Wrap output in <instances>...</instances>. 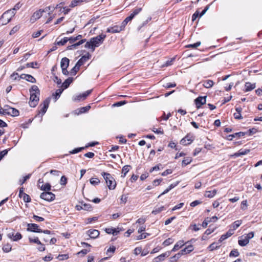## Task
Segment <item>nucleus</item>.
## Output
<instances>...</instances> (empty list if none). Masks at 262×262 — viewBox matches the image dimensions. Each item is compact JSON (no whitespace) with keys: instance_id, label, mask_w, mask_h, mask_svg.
Here are the masks:
<instances>
[{"instance_id":"0e129e2a","label":"nucleus","mask_w":262,"mask_h":262,"mask_svg":"<svg viewBox=\"0 0 262 262\" xmlns=\"http://www.w3.org/2000/svg\"><path fill=\"white\" fill-rule=\"evenodd\" d=\"M142 10L141 8H136L133 10V14L135 16L138 14Z\"/></svg>"},{"instance_id":"864d4df0","label":"nucleus","mask_w":262,"mask_h":262,"mask_svg":"<svg viewBox=\"0 0 262 262\" xmlns=\"http://www.w3.org/2000/svg\"><path fill=\"white\" fill-rule=\"evenodd\" d=\"M20 7H21V5H20V3H18L14 6V8L12 9H10L9 10H10L11 11H14V15H15V13H16V11L17 10H18L20 8Z\"/></svg>"},{"instance_id":"338daca9","label":"nucleus","mask_w":262,"mask_h":262,"mask_svg":"<svg viewBox=\"0 0 262 262\" xmlns=\"http://www.w3.org/2000/svg\"><path fill=\"white\" fill-rule=\"evenodd\" d=\"M11 77L13 78V80H18V78L19 77V75L16 72H14L11 75Z\"/></svg>"},{"instance_id":"9d476101","label":"nucleus","mask_w":262,"mask_h":262,"mask_svg":"<svg viewBox=\"0 0 262 262\" xmlns=\"http://www.w3.org/2000/svg\"><path fill=\"white\" fill-rule=\"evenodd\" d=\"M87 234L91 238H96L99 235L100 232L98 230L90 229L87 231Z\"/></svg>"},{"instance_id":"4c0bfd02","label":"nucleus","mask_w":262,"mask_h":262,"mask_svg":"<svg viewBox=\"0 0 262 262\" xmlns=\"http://www.w3.org/2000/svg\"><path fill=\"white\" fill-rule=\"evenodd\" d=\"M26 80L29 82H30L31 83H35L36 82V79L35 78L33 77L32 75L29 74L26 75Z\"/></svg>"},{"instance_id":"2eb2a0df","label":"nucleus","mask_w":262,"mask_h":262,"mask_svg":"<svg viewBox=\"0 0 262 262\" xmlns=\"http://www.w3.org/2000/svg\"><path fill=\"white\" fill-rule=\"evenodd\" d=\"M193 250V246L189 245L186 246L184 249H182L180 252L181 254L184 255L187 253H189Z\"/></svg>"},{"instance_id":"6e6d98bb","label":"nucleus","mask_w":262,"mask_h":262,"mask_svg":"<svg viewBox=\"0 0 262 262\" xmlns=\"http://www.w3.org/2000/svg\"><path fill=\"white\" fill-rule=\"evenodd\" d=\"M90 251V249L89 250H88V249H82V250L79 251L77 253V254L78 255H81V256H84V255H86Z\"/></svg>"},{"instance_id":"6ab92c4d","label":"nucleus","mask_w":262,"mask_h":262,"mask_svg":"<svg viewBox=\"0 0 262 262\" xmlns=\"http://www.w3.org/2000/svg\"><path fill=\"white\" fill-rule=\"evenodd\" d=\"M202 82L203 86L207 89L211 88L214 84V82L211 80H204Z\"/></svg>"},{"instance_id":"603ef678","label":"nucleus","mask_w":262,"mask_h":262,"mask_svg":"<svg viewBox=\"0 0 262 262\" xmlns=\"http://www.w3.org/2000/svg\"><path fill=\"white\" fill-rule=\"evenodd\" d=\"M36 222H41L45 220L44 218L37 216L36 215H33L32 217Z\"/></svg>"},{"instance_id":"09e8293b","label":"nucleus","mask_w":262,"mask_h":262,"mask_svg":"<svg viewBox=\"0 0 262 262\" xmlns=\"http://www.w3.org/2000/svg\"><path fill=\"white\" fill-rule=\"evenodd\" d=\"M22 198H23V200L25 202L29 203L31 201V198L30 196L26 193H24V195L22 196Z\"/></svg>"},{"instance_id":"7c9ffc66","label":"nucleus","mask_w":262,"mask_h":262,"mask_svg":"<svg viewBox=\"0 0 262 262\" xmlns=\"http://www.w3.org/2000/svg\"><path fill=\"white\" fill-rule=\"evenodd\" d=\"M181 256L182 254H181V253L179 252L178 253L175 254L174 256L171 257L170 258V261L171 262H177L178 259H179Z\"/></svg>"},{"instance_id":"37998d69","label":"nucleus","mask_w":262,"mask_h":262,"mask_svg":"<svg viewBox=\"0 0 262 262\" xmlns=\"http://www.w3.org/2000/svg\"><path fill=\"white\" fill-rule=\"evenodd\" d=\"M173 241L174 240L172 238H168L164 241L163 245L165 246H167L171 244Z\"/></svg>"},{"instance_id":"4468645a","label":"nucleus","mask_w":262,"mask_h":262,"mask_svg":"<svg viewBox=\"0 0 262 262\" xmlns=\"http://www.w3.org/2000/svg\"><path fill=\"white\" fill-rule=\"evenodd\" d=\"M7 114L12 116H18L19 114L18 110L16 108L10 107L7 111Z\"/></svg>"},{"instance_id":"393cba45","label":"nucleus","mask_w":262,"mask_h":262,"mask_svg":"<svg viewBox=\"0 0 262 262\" xmlns=\"http://www.w3.org/2000/svg\"><path fill=\"white\" fill-rule=\"evenodd\" d=\"M73 80V78L72 77L68 78L63 82V83L62 84V86L64 89L68 88L70 84L72 82Z\"/></svg>"},{"instance_id":"052dcab7","label":"nucleus","mask_w":262,"mask_h":262,"mask_svg":"<svg viewBox=\"0 0 262 262\" xmlns=\"http://www.w3.org/2000/svg\"><path fill=\"white\" fill-rule=\"evenodd\" d=\"M68 258H69V256L68 254H61V255H59L58 256V258L60 260L67 259Z\"/></svg>"},{"instance_id":"f257e3e1","label":"nucleus","mask_w":262,"mask_h":262,"mask_svg":"<svg viewBox=\"0 0 262 262\" xmlns=\"http://www.w3.org/2000/svg\"><path fill=\"white\" fill-rule=\"evenodd\" d=\"M30 97L29 105L31 107H34L37 104L39 100V95L40 91L37 85H33L30 89Z\"/></svg>"},{"instance_id":"e2e57ef3","label":"nucleus","mask_w":262,"mask_h":262,"mask_svg":"<svg viewBox=\"0 0 262 262\" xmlns=\"http://www.w3.org/2000/svg\"><path fill=\"white\" fill-rule=\"evenodd\" d=\"M126 103V101L124 100V101H119V102H117L115 103H114L113 104V106H121L125 104Z\"/></svg>"},{"instance_id":"f704fd0d","label":"nucleus","mask_w":262,"mask_h":262,"mask_svg":"<svg viewBox=\"0 0 262 262\" xmlns=\"http://www.w3.org/2000/svg\"><path fill=\"white\" fill-rule=\"evenodd\" d=\"M130 167V165H125L123 167L122 169V173H123V175H122V177H125L126 173L129 170V168Z\"/></svg>"},{"instance_id":"a19ab883","label":"nucleus","mask_w":262,"mask_h":262,"mask_svg":"<svg viewBox=\"0 0 262 262\" xmlns=\"http://www.w3.org/2000/svg\"><path fill=\"white\" fill-rule=\"evenodd\" d=\"M201 45L200 41H198L196 43L193 44H189L186 46V48H196L200 46Z\"/></svg>"},{"instance_id":"dca6fc26","label":"nucleus","mask_w":262,"mask_h":262,"mask_svg":"<svg viewBox=\"0 0 262 262\" xmlns=\"http://www.w3.org/2000/svg\"><path fill=\"white\" fill-rule=\"evenodd\" d=\"M70 60L67 57H63L61 59L60 62L61 68H68L69 65Z\"/></svg>"},{"instance_id":"2f4dec72","label":"nucleus","mask_w":262,"mask_h":262,"mask_svg":"<svg viewBox=\"0 0 262 262\" xmlns=\"http://www.w3.org/2000/svg\"><path fill=\"white\" fill-rule=\"evenodd\" d=\"M82 3V0H73L69 6L71 8H74Z\"/></svg>"},{"instance_id":"cd10ccee","label":"nucleus","mask_w":262,"mask_h":262,"mask_svg":"<svg viewBox=\"0 0 262 262\" xmlns=\"http://www.w3.org/2000/svg\"><path fill=\"white\" fill-rule=\"evenodd\" d=\"M40 189L45 191V192L49 191L51 189V185L49 183H46L40 186Z\"/></svg>"},{"instance_id":"58836bf2","label":"nucleus","mask_w":262,"mask_h":262,"mask_svg":"<svg viewBox=\"0 0 262 262\" xmlns=\"http://www.w3.org/2000/svg\"><path fill=\"white\" fill-rule=\"evenodd\" d=\"M218 244H219V243H218ZM220 246L221 245H217V243H213L209 246V248H210V251H213L215 249L220 248Z\"/></svg>"},{"instance_id":"72a5a7b5","label":"nucleus","mask_w":262,"mask_h":262,"mask_svg":"<svg viewBox=\"0 0 262 262\" xmlns=\"http://www.w3.org/2000/svg\"><path fill=\"white\" fill-rule=\"evenodd\" d=\"M242 222L241 220H237L235 221L232 225L233 229L231 230H233V231L234 232V230L236 229L241 225Z\"/></svg>"},{"instance_id":"bb28decb","label":"nucleus","mask_w":262,"mask_h":262,"mask_svg":"<svg viewBox=\"0 0 262 262\" xmlns=\"http://www.w3.org/2000/svg\"><path fill=\"white\" fill-rule=\"evenodd\" d=\"M80 66H78V64L76 63L75 66L71 69L70 72V74L71 75H75L77 71L79 70Z\"/></svg>"},{"instance_id":"20e7f679","label":"nucleus","mask_w":262,"mask_h":262,"mask_svg":"<svg viewBox=\"0 0 262 262\" xmlns=\"http://www.w3.org/2000/svg\"><path fill=\"white\" fill-rule=\"evenodd\" d=\"M105 37L106 35L102 34L97 36L95 37L92 38L91 40L94 47H98L103 42V40Z\"/></svg>"},{"instance_id":"a878e982","label":"nucleus","mask_w":262,"mask_h":262,"mask_svg":"<svg viewBox=\"0 0 262 262\" xmlns=\"http://www.w3.org/2000/svg\"><path fill=\"white\" fill-rule=\"evenodd\" d=\"M216 193V190L214 189L212 191H206L204 194L205 196L211 198L213 197L215 194Z\"/></svg>"},{"instance_id":"a18cd8bd","label":"nucleus","mask_w":262,"mask_h":262,"mask_svg":"<svg viewBox=\"0 0 262 262\" xmlns=\"http://www.w3.org/2000/svg\"><path fill=\"white\" fill-rule=\"evenodd\" d=\"M90 181V183L93 185H98L100 183V180L98 178H92Z\"/></svg>"},{"instance_id":"9b49d317","label":"nucleus","mask_w":262,"mask_h":262,"mask_svg":"<svg viewBox=\"0 0 262 262\" xmlns=\"http://www.w3.org/2000/svg\"><path fill=\"white\" fill-rule=\"evenodd\" d=\"M90 57L91 55L89 53L82 56V57L77 62L78 66H80V67L82 66L84 62H85L90 58Z\"/></svg>"},{"instance_id":"ddd939ff","label":"nucleus","mask_w":262,"mask_h":262,"mask_svg":"<svg viewBox=\"0 0 262 262\" xmlns=\"http://www.w3.org/2000/svg\"><path fill=\"white\" fill-rule=\"evenodd\" d=\"M234 233V232L233 231V230L230 229L226 234H224L222 235L220 238L219 240V244L221 243L223 241L226 239V238L230 237L232 235H233Z\"/></svg>"},{"instance_id":"c756f323","label":"nucleus","mask_w":262,"mask_h":262,"mask_svg":"<svg viewBox=\"0 0 262 262\" xmlns=\"http://www.w3.org/2000/svg\"><path fill=\"white\" fill-rule=\"evenodd\" d=\"M250 152L249 149L239 150L235 154V156L236 157L241 156L242 155H245Z\"/></svg>"},{"instance_id":"473e14b6","label":"nucleus","mask_w":262,"mask_h":262,"mask_svg":"<svg viewBox=\"0 0 262 262\" xmlns=\"http://www.w3.org/2000/svg\"><path fill=\"white\" fill-rule=\"evenodd\" d=\"M192 161L191 158L187 157L185 158L182 162V166H185L188 164H190Z\"/></svg>"},{"instance_id":"bf43d9fd","label":"nucleus","mask_w":262,"mask_h":262,"mask_svg":"<svg viewBox=\"0 0 262 262\" xmlns=\"http://www.w3.org/2000/svg\"><path fill=\"white\" fill-rule=\"evenodd\" d=\"M62 91H63V90H61V89H57L56 91V92H55V99L56 100L57 99L60 97V96L61 94Z\"/></svg>"},{"instance_id":"8fccbe9b","label":"nucleus","mask_w":262,"mask_h":262,"mask_svg":"<svg viewBox=\"0 0 262 262\" xmlns=\"http://www.w3.org/2000/svg\"><path fill=\"white\" fill-rule=\"evenodd\" d=\"M84 148L85 147H83L77 148L73 149L72 151H71L70 152L71 154H77V153L82 151L83 149H84Z\"/></svg>"},{"instance_id":"7ed1b4c3","label":"nucleus","mask_w":262,"mask_h":262,"mask_svg":"<svg viewBox=\"0 0 262 262\" xmlns=\"http://www.w3.org/2000/svg\"><path fill=\"white\" fill-rule=\"evenodd\" d=\"M14 16V11L8 10L5 12L0 18V24L5 25L9 23L12 18Z\"/></svg>"},{"instance_id":"3c124183","label":"nucleus","mask_w":262,"mask_h":262,"mask_svg":"<svg viewBox=\"0 0 262 262\" xmlns=\"http://www.w3.org/2000/svg\"><path fill=\"white\" fill-rule=\"evenodd\" d=\"M3 250L5 252H9L11 250V246L10 244L6 245L3 247Z\"/></svg>"},{"instance_id":"69168bd1","label":"nucleus","mask_w":262,"mask_h":262,"mask_svg":"<svg viewBox=\"0 0 262 262\" xmlns=\"http://www.w3.org/2000/svg\"><path fill=\"white\" fill-rule=\"evenodd\" d=\"M199 16H200V13L198 11H196L192 16V21L195 20Z\"/></svg>"},{"instance_id":"5701e85b","label":"nucleus","mask_w":262,"mask_h":262,"mask_svg":"<svg viewBox=\"0 0 262 262\" xmlns=\"http://www.w3.org/2000/svg\"><path fill=\"white\" fill-rule=\"evenodd\" d=\"M184 245V243L183 241H178L174 246L173 249L171 251H176L178 250L180 248H181Z\"/></svg>"},{"instance_id":"49530a36","label":"nucleus","mask_w":262,"mask_h":262,"mask_svg":"<svg viewBox=\"0 0 262 262\" xmlns=\"http://www.w3.org/2000/svg\"><path fill=\"white\" fill-rule=\"evenodd\" d=\"M67 183V178L66 176H62L60 180V184L61 185L65 186Z\"/></svg>"},{"instance_id":"412c9836","label":"nucleus","mask_w":262,"mask_h":262,"mask_svg":"<svg viewBox=\"0 0 262 262\" xmlns=\"http://www.w3.org/2000/svg\"><path fill=\"white\" fill-rule=\"evenodd\" d=\"M169 255V254H167L166 253H163L158 256L155 257L154 259V262H160L164 259V258Z\"/></svg>"},{"instance_id":"4be33fe9","label":"nucleus","mask_w":262,"mask_h":262,"mask_svg":"<svg viewBox=\"0 0 262 262\" xmlns=\"http://www.w3.org/2000/svg\"><path fill=\"white\" fill-rule=\"evenodd\" d=\"M58 39L59 37H58L56 39V41L55 42V45L64 46L68 41V37H64L63 39L59 41L58 40Z\"/></svg>"},{"instance_id":"de8ad7c7","label":"nucleus","mask_w":262,"mask_h":262,"mask_svg":"<svg viewBox=\"0 0 262 262\" xmlns=\"http://www.w3.org/2000/svg\"><path fill=\"white\" fill-rule=\"evenodd\" d=\"M83 210H87V211H91L92 210V206L90 204H86L84 203L83 204Z\"/></svg>"},{"instance_id":"0eeeda50","label":"nucleus","mask_w":262,"mask_h":262,"mask_svg":"<svg viewBox=\"0 0 262 262\" xmlns=\"http://www.w3.org/2000/svg\"><path fill=\"white\" fill-rule=\"evenodd\" d=\"M207 96H199L194 100L196 107L199 109L201 106L206 103Z\"/></svg>"},{"instance_id":"423d86ee","label":"nucleus","mask_w":262,"mask_h":262,"mask_svg":"<svg viewBox=\"0 0 262 262\" xmlns=\"http://www.w3.org/2000/svg\"><path fill=\"white\" fill-rule=\"evenodd\" d=\"M27 230L32 232L40 233L42 230L39 228L38 225L34 223H30L27 225Z\"/></svg>"},{"instance_id":"5fc2aeb1","label":"nucleus","mask_w":262,"mask_h":262,"mask_svg":"<svg viewBox=\"0 0 262 262\" xmlns=\"http://www.w3.org/2000/svg\"><path fill=\"white\" fill-rule=\"evenodd\" d=\"M130 20L129 19H128L127 17L122 21L121 25L120 26L122 30L124 29L125 26L127 25V24L130 21Z\"/></svg>"},{"instance_id":"13d9d810","label":"nucleus","mask_w":262,"mask_h":262,"mask_svg":"<svg viewBox=\"0 0 262 262\" xmlns=\"http://www.w3.org/2000/svg\"><path fill=\"white\" fill-rule=\"evenodd\" d=\"M92 91V90H88V91H86L85 92L81 94V96L82 97V100H84L86 98V97L91 93Z\"/></svg>"},{"instance_id":"79ce46f5","label":"nucleus","mask_w":262,"mask_h":262,"mask_svg":"<svg viewBox=\"0 0 262 262\" xmlns=\"http://www.w3.org/2000/svg\"><path fill=\"white\" fill-rule=\"evenodd\" d=\"M20 29V26L18 25H16L14 26L10 31L9 34L12 35L17 32L19 29Z\"/></svg>"},{"instance_id":"6e6552de","label":"nucleus","mask_w":262,"mask_h":262,"mask_svg":"<svg viewBox=\"0 0 262 262\" xmlns=\"http://www.w3.org/2000/svg\"><path fill=\"white\" fill-rule=\"evenodd\" d=\"M49 103H50V100L49 99H47L43 101V106L40 108V110L38 111V114L36 116V117H37V116H39V114L41 113L42 115H41V117H42V115L44 114H45L46 112H47V110L49 107Z\"/></svg>"},{"instance_id":"1a4fd4ad","label":"nucleus","mask_w":262,"mask_h":262,"mask_svg":"<svg viewBox=\"0 0 262 262\" xmlns=\"http://www.w3.org/2000/svg\"><path fill=\"white\" fill-rule=\"evenodd\" d=\"M193 140L192 137L187 135L180 141V143L182 145H187L190 144Z\"/></svg>"},{"instance_id":"4d7b16f0","label":"nucleus","mask_w":262,"mask_h":262,"mask_svg":"<svg viewBox=\"0 0 262 262\" xmlns=\"http://www.w3.org/2000/svg\"><path fill=\"white\" fill-rule=\"evenodd\" d=\"M92 91V90H88V91H86L85 92L81 94V96L82 97V100H84L86 98V97L91 93Z\"/></svg>"},{"instance_id":"39448f33","label":"nucleus","mask_w":262,"mask_h":262,"mask_svg":"<svg viewBox=\"0 0 262 262\" xmlns=\"http://www.w3.org/2000/svg\"><path fill=\"white\" fill-rule=\"evenodd\" d=\"M40 198L45 201L51 202L55 200V195L51 192L47 191L42 192L40 195Z\"/></svg>"},{"instance_id":"f8f14e48","label":"nucleus","mask_w":262,"mask_h":262,"mask_svg":"<svg viewBox=\"0 0 262 262\" xmlns=\"http://www.w3.org/2000/svg\"><path fill=\"white\" fill-rule=\"evenodd\" d=\"M85 41H86V39H81L78 42L75 43H72L71 45L68 46L67 50H70L77 49L79 46L84 43Z\"/></svg>"},{"instance_id":"c9c22d12","label":"nucleus","mask_w":262,"mask_h":262,"mask_svg":"<svg viewBox=\"0 0 262 262\" xmlns=\"http://www.w3.org/2000/svg\"><path fill=\"white\" fill-rule=\"evenodd\" d=\"M238 244L241 246H246V245H247L249 241H248V239H247L246 238H244V239H239L238 240Z\"/></svg>"},{"instance_id":"c85d7f7f","label":"nucleus","mask_w":262,"mask_h":262,"mask_svg":"<svg viewBox=\"0 0 262 262\" xmlns=\"http://www.w3.org/2000/svg\"><path fill=\"white\" fill-rule=\"evenodd\" d=\"M111 28L112 30V33H119L123 30L120 26H118L117 25L112 27Z\"/></svg>"},{"instance_id":"b1692460","label":"nucleus","mask_w":262,"mask_h":262,"mask_svg":"<svg viewBox=\"0 0 262 262\" xmlns=\"http://www.w3.org/2000/svg\"><path fill=\"white\" fill-rule=\"evenodd\" d=\"M166 208L164 206H161L159 207H155L154 209L152 211L151 213L153 214H157L161 211L165 210Z\"/></svg>"},{"instance_id":"774afa93","label":"nucleus","mask_w":262,"mask_h":262,"mask_svg":"<svg viewBox=\"0 0 262 262\" xmlns=\"http://www.w3.org/2000/svg\"><path fill=\"white\" fill-rule=\"evenodd\" d=\"M172 172V170L170 169H166L162 173L161 175L162 176H166L169 174H171Z\"/></svg>"},{"instance_id":"a211bd4d","label":"nucleus","mask_w":262,"mask_h":262,"mask_svg":"<svg viewBox=\"0 0 262 262\" xmlns=\"http://www.w3.org/2000/svg\"><path fill=\"white\" fill-rule=\"evenodd\" d=\"M245 86V92H249V91H252V90L255 89L256 87V84H255V83L252 84L249 82H246Z\"/></svg>"},{"instance_id":"aec40b11","label":"nucleus","mask_w":262,"mask_h":262,"mask_svg":"<svg viewBox=\"0 0 262 262\" xmlns=\"http://www.w3.org/2000/svg\"><path fill=\"white\" fill-rule=\"evenodd\" d=\"M9 237L12 239L14 241H17L18 240H19L21 238L22 236L21 234L20 233H17L16 234H14V233H12L11 234L10 233L8 235Z\"/></svg>"},{"instance_id":"ea45409f","label":"nucleus","mask_w":262,"mask_h":262,"mask_svg":"<svg viewBox=\"0 0 262 262\" xmlns=\"http://www.w3.org/2000/svg\"><path fill=\"white\" fill-rule=\"evenodd\" d=\"M239 253L238 251V250L237 249H234L230 252V253L229 254V256L230 257H237L238 256H239Z\"/></svg>"},{"instance_id":"f3484780","label":"nucleus","mask_w":262,"mask_h":262,"mask_svg":"<svg viewBox=\"0 0 262 262\" xmlns=\"http://www.w3.org/2000/svg\"><path fill=\"white\" fill-rule=\"evenodd\" d=\"M43 13V11L42 9L36 11L32 15L31 19L35 20L39 19L42 16Z\"/></svg>"},{"instance_id":"e433bc0d","label":"nucleus","mask_w":262,"mask_h":262,"mask_svg":"<svg viewBox=\"0 0 262 262\" xmlns=\"http://www.w3.org/2000/svg\"><path fill=\"white\" fill-rule=\"evenodd\" d=\"M38 65V63L37 62H32L30 63H27L26 64V68H38V67H35Z\"/></svg>"},{"instance_id":"f03ea898","label":"nucleus","mask_w":262,"mask_h":262,"mask_svg":"<svg viewBox=\"0 0 262 262\" xmlns=\"http://www.w3.org/2000/svg\"><path fill=\"white\" fill-rule=\"evenodd\" d=\"M101 175L105 180L107 187L110 190H114L116 186V182L112 175L107 172H102Z\"/></svg>"},{"instance_id":"c03bdc74","label":"nucleus","mask_w":262,"mask_h":262,"mask_svg":"<svg viewBox=\"0 0 262 262\" xmlns=\"http://www.w3.org/2000/svg\"><path fill=\"white\" fill-rule=\"evenodd\" d=\"M30 243H34L37 244L38 245H42V243L38 239V237H35L34 238H29Z\"/></svg>"},{"instance_id":"680f3d73","label":"nucleus","mask_w":262,"mask_h":262,"mask_svg":"<svg viewBox=\"0 0 262 262\" xmlns=\"http://www.w3.org/2000/svg\"><path fill=\"white\" fill-rule=\"evenodd\" d=\"M127 199H128L127 194L122 195L121 199H120L121 202L123 203L124 204H125L127 201Z\"/></svg>"}]
</instances>
